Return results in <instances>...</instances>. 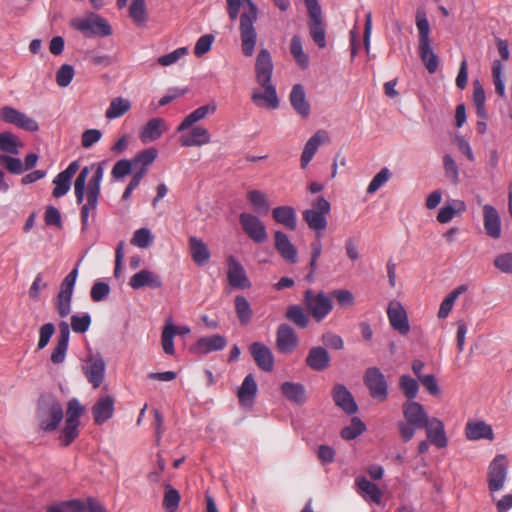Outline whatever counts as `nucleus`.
Here are the masks:
<instances>
[{
	"label": "nucleus",
	"instance_id": "obj_1",
	"mask_svg": "<svg viewBox=\"0 0 512 512\" xmlns=\"http://www.w3.org/2000/svg\"><path fill=\"white\" fill-rule=\"evenodd\" d=\"M90 172L89 167H84L78 174L74 182V193L77 204H82L86 197V203L81 207V224L82 228L86 229L90 215H94L98 206L101 182L104 176V169L102 165H97L93 176L88 181L87 178Z\"/></svg>",
	"mask_w": 512,
	"mask_h": 512
},
{
	"label": "nucleus",
	"instance_id": "obj_2",
	"mask_svg": "<svg viewBox=\"0 0 512 512\" xmlns=\"http://www.w3.org/2000/svg\"><path fill=\"white\" fill-rule=\"evenodd\" d=\"M227 13L231 21L238 18L242 3L247 5V9L240 15V38L242 52L246 57L253 55L256 42L257 32L254 27L258 18V8L253 0H226Z\"/></svg>",
	"mask_w": 512,
	"mask_h": 512
},
{
	"label": "nucleus",
	"instance_id": "obj_3",
	"mask_svg": "<svg viewBox=\"0 0 512 512\" xmlns=\"http://www.w3.org/2000/svg\"><path fill=\"white\" fill-rule=\"evenodd\" d=\"M36 418L43 431H54L63 419V408L52 394H43L37 401Z\"/></svg>",
	"mask_w": 512,
	"mask_h": 512
},
{
	"label": "nucleus",
	"instance_id": "obj_4",
	"mask_svg": "<svg viewBox=\"0 0 512 512\" xmlns=\"http://www.w3.org/2000/svg\"><path fill=\"white\" fill-rule=\"evenodd\" d=\"M84 410V406L76 398L68 401L65 425L59 437L64 446H69L78 437L80 417Z\"/></svg>",
	"mask_w": 512,
	"mask_h": 512
},
{
	"label": "nucleus",
	"instance_id": "obj_5",
	"mask_svg": "<svg viewBox=\"0 0 512 512\" xmlns=\"http://www.w3.org/2000/svg\"><path fill=\"white\" fill-rule=\"evenodd\" d=\"M331 205L323 196H318L312 202V207L303 212V219L308 227L317 232V237L327 227V218Z\"/></svg>",
	"mask_w": 512,
	"mask_h": 512
},
{
	"label": "nucleus",
	"instance_id": "obj_6",
	"mask_svg": "<svg viewBox=\"0 0 512 512\" xmlns=\"http://www.w3.org/2000/svg\"><path fill=\"white\" fill-rule=\"evenodd\" d=\"M80 262L69 272L60 284V290L54 301L55 309L61 318L67 317L71 312L72 295Z\"/></svg>",
	"mask_w": 512,
	"mask_h": 512
},
{
	"label": "nucleus",
	"instance_id": "obj_7",
	"mask_svg": "<svg viewBox=\"0 0 512 512\" xmlns=\"http://www.w3.org/2000/svg\"><path fill=\"white\" fill-rule=\"evenodd\" d=\"M303 304L316 322H321L333 309V302L324 292L315 293L311 289L304 292Z\"/></svg>",
	"mask_w": 512,
	"mask_h": 512
},
{
	"label": "nucleus",
	"instance_id": "obj_8",
	"mask_svg": "<svg viewBox=\"0 0 512 512\" xmlns=\"http://www.w3.org/2000/svg\"><path fill=\"white\" fill-rule=\"evenodd\" d=\"M71 25L74 29L83 33L85 37H105L112 34V29L109 23L95 13H91L85 18L74 19L72 20Z\"/></svg>",
	"mask_w": 512,
	"mask_h": 512
},
{
	"label": "nucleus",
	"instance_id": "obj_9",
	"mask_svg": "<svg viewBox=\"0 0 512 512\" xmlns=\"http://www.w3.org/2000/svg\"><path fill=\"white\" fill-rule=\"evenodd\" d=\"M363 382L373 399L378 402L387 400L389 395L388 382L378 367L367 368L363 376Z\"/></svg>",
	"mask_w": 512,
	"mask_h": 512
},
{
	"label": "nucleus",
	"instance_id": "obj_10",
	"mask_svg": "<svg viewBox=\"0 0 512 512\" xmlns=\"http://www.w3.org/2000/svg\"><path fill=\"white\" fill-rule=\"evenodd\" d=\"M508 463L506 455L499 454L489 464L487 484L491 496L503 489L508 472Z\"/></svg>",
	"mask_w": 512,
	"mask_h": 512
},
{
	"label": "nucleus",
	"instance_id": "obj_11",
	"mask_svg": "<svg viewBox=\"0 0 512 512\" xmlns=\"http://www.w3.org/2000/svg\"><path fill=\"white\" fill-rule=\"evenodd\" d=\"M239 222L244 233L253 242L260 244L267 240L268 234L266 227L258 216L243 212L239 215Z\"/></svg>",
	"mask_w": 512,
	"mask_h": 512
},
{
	"label": "nucleus",
	"instance_id": "obj_12",
	"mask_svg": "<svg viewBox=\"0 0 512 512\" xmlns=\"http://www.w3.org/2000/svg\"><path fill=\"white\" fill-rule=\"evenodd\" d=\"M0 119L25 131L36 132L39 130V125L33 118L11 106H3L0 109Z\"/></svg>",
	"mask_w": 512,
	"mask_h": 512
},
{
	"label": "nucleus",
	"instance_id": "obj_13",
	"mask_svg": "<svg viewBox=\"0 0 512 512\" xmlns=\"http://www.w3.org/2000/svg\"><path fill=\"white\" fill-rule=\"evenodd\" d=\"M0 119L25 131L36 132L39 130V125L33 118L11 106H3L0 109Z\"/></svg>",
	"mask_w": 512,
	"mask_h": 512
},
{
	"label": "nucleus",
	"instance_id": "obj_14",
	"mask_svg": "<svg viewBox=\"0 0 512 512\" xmlns=\"http://www.w3.org/2000/svg\"><path fill=\"white\" fill-rule=\"evenodd\" d=\"M105 368V361L99 353L88 356L82 369L93 388L96 389L102 384L105 376Z\"/></svg>",
	"mask_w": 512,
	"mask_h": 512
},
{
	"label": "nucleus",
	"instance_id": "obj_15",
	"mask_svg": "<svg viewBox=\"0 0 512 512\" xmlns=\"http://www.w3.org/2000/svg\"><path fill=\"white\" fill-rule=\"evenodd\" d=\"M310 20L308 22L309 34L319 48L326 47V32L324 28L321 7L313 6L308 10Z\"/></svg>",
	"mask_w": 512,
	"mask_h": 512
},
{
	"label": "nucleus",
	"instance_id": "obj_16",
	"mask_svg": "<svg viewBox=\"0 0 512 512\" xmlns=\"http://www.w3.org/2000/svg\"><path fill=\"white\" fill-rule=\"evenodd\" d=\"M402 411L405 421L420 429L429 424L430 419L423 405L416 401L405 402L402 406Z\"/></svg>",
	"mask_w": 512,
	"mask_h": 512
},
{
	"label": "nucleus",
	"instance_id": "obj_17",
	"mask_svg": "<svg viewBox=\"0 0 512 512\" xmlns=\"http://www.w3.org/2000/svg\"><path fill=\"white\" fill-rule=\"evenodd\" d=\"M331 395L337 407L342 409L346 414L353 415L358 411V405L353 395L343 384H335Z\"/></svg>",
	"mask_w": 512,
	"mask_h": 512
},
{
	"label": "nucleus",
	"instance_id": "obj_18",
	"mask_svg": "<svg viewBox=\"0 0 512 512\" xmlns=\"http://www.w3.org/2000/svg\"><path fill=\"white\" fill-rule=\"evenodd\" d=\"M387 315L389 318L390 325L396 331L402 335H406L410 331V325L407 317V313L400 302H390Z\"/></svg>",
	"mask_w": 512,
	"mask_h": 512
},
{
	"label": "nucleus",
	"instance_id": "obj_19",
	"mask_svg": "<svg viewBox=\"0 0 512 512\" xmlns=\"http://www.w3.org/2000/svg\"><path fill=\"white\" fill-rule=\"evenodd\" d=\"M80 165L78 161L71 162L68 167L60 172L53 180L55 185L52 195L55 198H60L68 193L71 187V179L78 171Z\"/></svg>",
	"mask_w": 512,
	"mask_h": 512
},
{
	"label": "nucleus",
	"instance_id": "obj_20",
	"mask_svg": "<svg viewBox=\"0 0 512 512\" xmlns=\"http://www.w3.org/2000/svg\"><path fill=\"white\" fill-rule=\"evenodd\" d=\"M228 271L227 277L229 284L233 288L245 289L251 286V283L246 275V272L240 262L235 257L230 256L227 259Z\"/></svg>",
	"mask_w": 512,
	"mask_h": 512
},
{
	"label": "nucleus",
	"instance_id": "obj_21",
	"mask_svg": "<svg viewBox=\"0 0 512 512\" xmlns=\"http://www.w3.org/2000/svg\"><path fill=\"white\" fill-rule=\"evenodd\" d=\"M255 71L259 85H266L271 83L273 63L270 52L267 49H261L259 51L255 63Z\"/></svg>",
	"mask_w": 512,
	"mask_h": 512
},
{
	"label": "nucleus",
	"instance_id": "obj_22",
	"mask_svg": "<svg viewBox=\"0 0 512 512\" xmlns=\"http://www.w3.org/2000/svg\"><path fill=\"white\" fill-rule=\"evenodd\" d=\"M129 285L135 290L144 287H148L151 289H159L162 287L163 281L159 274L151 270L143 269L135 273L130 278Z\"/></svg>",
	"mask_w": 512,
	"mask_h": 512
},
{
	"label": "nucleus",
	"instance_id": "obj_23",
	"mask_svg": "<svg viewBox=\"0 0 512 512\" xmlns=\"http://www.w3.org/2000/svg\"><path fill=\"white\" fill-rule=\"evenodd\" d=\"M58 327L59 334L57 337V343L50 357L51 362L54 364H61L64 362L70 337V326L66 321H61Z\"/></svg>",
	"mask_w": 512,
	"mask_h": 512
},
{
	"label": "nucleus",
	"instance_id": "obj_24",
	"mask_svg": "<svg viewBox=\"0 0 512 512\" xmlns=\"http://www.w3.org/2000/svg\"><path fill=\"white\" fill-rule=\"evenodd\" d=\"M298 345L294 329L288 324H280L276 332V346L281 353H291Z\"/></svg>",
	"mask_w": 512,
	"mask_h": 512
},
{
	"label": "nucleus",
	"instance_id": "obj_25",
	"mask_svg": "<svg viewBox=\"0 0 512 512\" xmlns=\"http://www.w3.org/2000/svg\"><path fill=\"white\" fill-rule=\"evenodd\" d=\"M250 353L257 366L265 371L271 372L274 367L272 351L261 342H254L249 347Z\"/></svg>",
	"mask_w": 512,
	"mask_h": 512
},
{
	"label": "nucleus",
	"instance_id": "obj_26",
	"mask_svg": "<svg viewBox=\"0 0 512 512\" xmlns=\"http://www.w3.org/2000/svg\"><path fill=\"white\" fill-rule=\"evenodd\" d=\"M331 357L327 349L316 346L309 349L305 359L306 365L313 371H324L330 366Z\"/></svg>",
	"mask_w": 512,
	"mask_h": 512
},
{
	"label": "nucleus",
	"instance_id": "obj_27",
	"mask_svg": "<svg viewBox=\"0 0 512 512\" xmlns=\"http://www.w3.org/2000/svg\"><path fill=\"white\" fill-rule=\"evenodd\" d=\"M114 413V398L110 395L100 397L92 407L95 424L102 425L108 421Z\"/></svg>",
	"mask_w": 512,
	"mask_h": 512
},
{
	"label": "nucleus",
	"instance_id": "obj_28",
	"mask_svg": "<svg viewBox=\"0 0 512 512\" xmlns=\"http://www.w3.org/2000/svg\"><path fill=\"white\" fill-rule=\"evenodd\" d=\"M289 101L298 115L306 119L310 115V103L306 99L304 87L301 84H295L289 95Z\"/></svg>",
	"mask_w": 512,
	"mask_h": 512
},
{
	"label": "nucleus",
	"instance_id": "obj_29",
	"mask_svg": "<svg viewBox=\"0 0 512 512\" xmlns=\"http://www.w3.org/2000/svg\"><path fill=\"white\" fill-rule=\"evenodd\" d=\"M167 130V125L162 118L150 119L141 129L139 138L143 143H149L159 139Z\"/></svg>",
	"mask_w": 512,
	"mask_h": 512
},
{
	"label": "nucleus",
	"instance_id": "obj_30",
	"mask_svg": "<svg viewBox=\"0 0 512 512\" xmlns=\"http://www.w3.org/2000/svg\"><path fill=\"white\" fill-rule=\"evenodd\" d=\"M190 255L195 264L203 266L210 260L211 253L207 244L200 238L190 236L188 239Z\"/></svg>",
	"mask_w": 512,
	"mask_h": 512
},
{
	"label": "nucleus",
	"instance_id": "obj_31",
	"mask_svg": "<svg viewBox=\"0 0 512 512\" xmlns=\"http://www.w3.org/2000/svg\"><path fill=\"white\" fill-rule=\"evenodd\" d=\"M227 340L224 336L215 334L212 336L201 337L195 343L193 349L197 353L208 354L213 351H219L225 348Z\"/></svg>",
	"mask_w": 512,
	"mask_h": 512
},
{
	"label": "nucleus",
	"instance_id": "obj_32",
	"mask_svg": "<svg viewBox=\"0 0 512 512\" xmlns=\"http://www.w3.org/2000/svg\"><path fill=\"white\" fill-rule=\"evenodd\" d=\"M275 248L278 253L288 262H297V250L291 243L288 236L282 231H276L274 233Z\"/></svg>",
	"mask_w": 512,
	"mask_h": 512
},
{
	"label": "nucleus",
	"instance_id": "obj_33",
	"mask_svg": "<svg viewBox=\"0 0 512 512\" xmlns=\"http://www.w3.org/2000/svg\"><path fill=\"white\" fill-rule=\"evenodd\" d=\"M264 92L255 91L252 94V101L257 106H265L267 108L276 109L279 106V99L277 96L276 88L272 83L261 85Z\"/></svg>",
	"mask_w": 512,
	"mask_h": 512
},
{
	"label": "nucleus",
	"instance_id": "obj_34",
	"mask_svg": "<svg viewBox=\"0 0 512 512\" xmlns=\"http://www.w3.org/2000/svg\"><path fill=\"white\" fill-rule=\"evenodd\" d=\"M423 429L426 430L427 438L431 444L438 448H444L448 444L447 437L445 435L444 424L437 418H432Z\"/></svg>",
	"mask_w": 512,
	"mask_h": 512
},
{
	"label": "nucleus",
	"instance_id": "obj_35",
	"mask_svg": "<svg viewBox=\"0 0 512 512\" xmlns=\"http://www.w3.org/2000/svg\"><path fill=\"white\" fill-rule=\"evenodd\" d=\"M327 137L326 131L319 130L317 131L309 140L306 142L302 155H301V168H306L310 161L313 159L315 153L317 152L320 144L324 142Z\"/></svg>",
	"mask_w": 512,
	"mask_h": 512
},
{
	"label": "nucleus",
	"instance_id": "obj_36",
	"mask_svg": "<svg viewBox=\"0 0 512 512\" xmlns=\"http://www.w3.org/2000/svg\"><path fill=\"white\" fill-rule=\"evenodd\" d=\"M257 393V383L252 374H248L238 388L237 397L244 407H250Z\"/></svg>",
	"mask_w": 512,
	"mask_h": 512
},
{
	"label": "nucleus",
	"instance_id": "obj_37",
	"mask_svg": "<svg viewBox=\"0 0 512 512\" xmlns=\"http://www.w3.org/2000/svg\"><path fill=\"white\" fill-rule=\"evenodd\" d=\"M356 485L359 493L364 499L370 500L377 505L381 504L382 492L375 483L369 481L365 477H358L356 479Z\"/></svg>",
	"mask_w": 512,
	"mask_h": 512
},
{
	"label": "nucleus",
	"instance_id": "obj_38",
	"mask_svg": "<svg viewBox=\"0 0 512 512\" xmlns=\"http://www.w3.org/2000/svg\"><path fill=\"white\" fill-rule=\"evenodd\" d=\"M273 219L290 230H295L297 226L296 211L292 206H278L272 211Z\"/></svg>",
	"mask_w": 512,
	"mask_h": 512
},
{
	"label": "nucleus",
	"instance_id": "obj_39",
	"mask_svg": "<svg viewBox=\"0 0 512 512\" xmlns=\"http://www.w3.org/2000/svg\"><path fill=\"white\" fill-rule=\"evenodd\" d=\"M484 227L487 235L499 238L501 235V222L498 212L489 205L484 206Z\"/></svg>",
	"mask_w": 512,
	"mask_h": 512
},
{
	"label": "nucleus",
	"instance_id": "obj_40",
	"mask_svg": "<svg viewBox=\"0 0 512 512\" xmlns=\"http://www.w3.org/2000/svg\"><path fill=\"white\" fill-rule=\"evenodd\" d=\"M281 392L287 400L296 404H303L306 400L305 387L300 383L284 382L281 385Z\"/></svg>",
	"mask_w": 512,
	"mask_h": 512
},
{
	"label": "nucleus",
	"instance_id": "obj_41",
	"mask_svg": "<svg viewBox=\"0 0 512 512\" xmlns=\"http://www.w3.org/2000/svg\"><path fill=\"white\" fill-rule=\"evenodd\" d=\"M210 142L208 130L202 126L192 128L189 136H182L181 144L185 147L202 146Z\"/></svg>",
	"mask_w": 512,
	"mask_h": 512
},
{
	"label": "nucleus",
	"instance_id": "obj_42",
	"mask_svg": "<svg viewBox=\"0 0 512 512\" xmlns=\"http://www.w3.org/2000/svg\"><path fill=\"white\" fill-rule=\"evenodd\" d=\"M285 317L300 329L307 328L310 322L309 315L297 304L287 307Z\"/></svg>",
	"mask_w": 512,
	"mask_h": 512
},
{
	"label": "nucleus",
	"instance_id": "obj_43",
	"mask_svg": "<svg viewBox=\"0 0 512 512\" xmlns=\"http://www.w3.org/2000/svg\"><path fill=\"white\" fill-rule=\"evenodd\" d=\"M130 100L123 97H116L111 100L108 109L105 112V117L109 120L119 118L131 109Z\"/></svg>",
	"mask_w": 512,
	"mask_h": 512
},
{
	"label": "nucleus",
	"instance_id": "obj_44",
	"mask_svg": "<svg viewBox=\"0 0 512 512\" xmlns=\"http://www.w3.org/2000/svg\"><path fill=\"white\" fill-rule=\"evenodd\" d=\"M419 54L429 73H434L438 68V57L433 52L430 41L419 43Z\"/></svg>",
	"mask_w": 512,
	"mask_h": 512
},
{
	"label": "nucleus",
	"instance_id": "obj_45",
	"mask_svg": "<svg viewBox=\"0 0 512 512\" xmlns=\"http://www.w3.org/2000/svg\"><path fill=\"white\" fill-rule=\"evenodd\" d=\"M216 110L215 106L210 105H204L197 109H195L193 112H191L189 115H187L184 120L181 122V124L178 126V131H184L188 129L190 126H192L194 123L204 119L209 112H214Z\"/></svg>",
	"mask_w": 512,
	"mask_h": 512
},
{
	"label": "nucleus",
	"instance_id": "obj_46",
	"mask_svg": "<svg viewBox=\"0 0 512 512\" xmlns=\"http://www.w3.org/2000/svg\"><path fill=\"white\" fill-rule=\"evenodd\" d=\"M290 52L301 69H306L309 66V57L303 50L302 40L299 35H294L292 37Z\"/></svg>",
	"mask_w": 512,
	"mask_h": 512
},
{
	"label": "nucleus",
	"instance_id": "obj_47",
	"mask_svg": "<svg viewBox=\"0 0 512 512\" xmlns=\"http://www.w3.org/2000/svg\"><path fill=\"white\" fill-rule=\"evenodd\" d=\"M247 199L258 214H267L270 210V204L267 196L260 190H250L247 193Z\"/></svg>",
	"mask_w": 512,
	"mask_h": 512
},
{
	"label": "nucleus",
	"instance_id": "obj_48",
	"mask_svg": "<svg viewBox=\"0 0 512 512\" xmlns=\"http://www.w3.org/2000/svg\"><path fill=\"white\" fill-rule=\"evenodd\" d=\"M158 151L154 147L144 149L137 153L131 160L134 165V169H146L147 166L152 164L157 158Z\"/></svg>",
	"mask_w": 512,
	"mask_h": 512
},
{
	"label": "nucleus",
	"instance_id": "obj_49",
	"mask_svg": "<svg viewBox=\"0 0 512 512\" xmlns=\"http://www.w3.org/2000/svg\"><path fill=\"white\" fill-rule=\"evenodd\" d=\"M467 289V287L465 285H460L458 286L457 288H455L454 290H452L445 298L444 300L442 301L441 305H440V308H439V311H438V317L440 319H444L446 318L450 311L452 310L453 308V305L456 301V299L463 293L465 292Z\"/></svg>",
	"mask_w": 512,
	"mask_h": 512
},
{
	"label": "nucleus",
	"instance_id": "obj_50",
	"mask_svg": "<svg viewBox=\"0 0 512 512\" xmlns=\"http://www.w3.org/2000/svg\"><path fill=\"white\" fill-rule=\"evenodd\" d=\"M21 146L22 143L13 133L8 131L0 133V151L17 155Z\"/></svg>",
	"mask_w": 512,
	"mask_h": 512
},
{
	"label": "nucleus",
	"instance_id": "obj_51",
	"mask_svg": "<svg viewBox=\"0 0 512 512\" xmlns=\"http://www.w3.org/2000/svg\"><path fill=\"white\" fill-rule=\"evenodd\" d=\"M235 311L236 315L242 325H247L252 318V309L248 302V300L242 296L238 295L235 297Z\"/></svg>",
	"mask_w": 512,
	"mask_h": 512
},
{
	"label": "nucleus",
	"instance_id": "obj_52",
	"mask_svg": "<svg viewBox=\"0 0 512 512\" xmlns=\"http://www.w3.org/2000/svg\"><path fill=\"white\" fill-rule=\"evenodd\" d=\"M129 16L137 26L145 24L147 21L145 0H132L129 7Z\"/></svg>",
	"mask_w": 512,
	"mask_h": 512
},
{
	"label": "nucleus",
	"instance_id": "obj_53",
	"mask_svg": "<svg viewBox=\"0 0 512 512\" xmlns=\"http://www.w3.org/2000/svg\"><path fill=\"white\" fill-rule=\"evenodd\" d=\"M177 332V327L173 323L166 322L162 331L161 342L164 352L168 355H173L175 352L173 339Z\"/></svg>",
	"mask_w": 512,
	"mask_h": 512
},
{
	"label": "nucleus",
	"instance_id": "obj_54",
	"mask_svg": "<svg viewBox=\"0 0 512 512\" xmlns=\"http://www.w3.org/2000/svg\"><path fill=\"white\" fill-rule=\"evenodd\" d=\"M164 487L163 507L167 512H176L181 499L180 493L170 484H165Z\"/></svg>",
	"mask_w": 512,
	"mask_h": 512
},
{
	"label": "nucleus",
	"instance_id": "obj_55",
	"mask_svg": "<svg viewBox=\"0 0 512 512\" xmlns=\"http://www.w3.org/2000/svg\"><path fill=\"white\" fill-rule=\"evenodd\" d=\"M365 429V424L358 417H354L351 424L341 430V437L345 440H353L361 435Z\"/></svg>",
	"mask_w": 512,
	"mask_h": 512
},
{
	"label": "nucleus",
	"instance_id": "obj_56",
	"mask_svg": "<svg viewBox=\"0 0 512 512\" xmlns=\"http://www.w3.org/2000/svg\"><path fill=\"white\" fill-rule=\"evenodd\" d=\"M399 387L409 400H412L417 396L419 389L418 382L410 376L402 375L399 378Z\"/></svg>",
	"mask_w": 512,
	"mask_h": 512
},
{
	"label": "nucleus",
	"instance_id": "obj_57",
	"mask_svg": "<svg viewBox=\"0 0 512 512\" xmlns=\"http://www.w3.org/2000/svg\"><path fill=\"white\" fill-rule=\"evenodd\" d=\"M71 329L75 333H85L92 322L91 316L88 313L82 315H72L70 318Z\"/></svg>",
	"mask_w": 512,
	"mask_h": 512
},
{
	"label": "nucleus",
	"instance_id": "obj_58",
	"mask_svg": "<svg viewBox=\"0 0 512 512\" xmlns=\"http://www.w3.org/2000/svg\"><path fill=\"white\" fill-rule=\"evenodd\" d=\"M391 177V172L388 168H382L371 180L367 187V193L373 194L380 189Z\"/></svg>",
	"mask_w": 512,
	"mask_h": 512
},
{
	"label": "nucleus",
	"instance_id": "obj_59",
	"mask_svg": "<svg viewBox=\"0 0 512 512\" xmlns=\"http://www.w3.org/2000/svg\"><path fill=\"white\" fill-rule=\"evenodd\" d=\"M416 25L419 31V43L430 41V26L423 11L418 10L416 14Z\"/></svg>",
	"mask_w": 512,
	"mask_h": 512
},
{
	"label": "nucleus",
	"instance_id": "obj_60",
	"mask_svg": "<svg viewBox=\"0 0 512 512\" xmlns=\"http://www.w3.org/2000/svg\"><path fill=\"white\" fill-rule=\"evenodd\" d=\"M0 164L3 165L12 174L19 175L24 172L22 161L19 158L1 154Z\"/></svg>",
	"mask_w": 512,
	"mask_h": 512
},
{
	"label": "nucleus",
	"instance_id": "obj_61",
	"mask_svg": "<svg viewBox=\"0 0 512 512\" xmlns=\"http://www.w3.org/2000/svg\"><path fill=\"white\" fill-rule=\"evenodd\" d=\"M492 75L495 85V91L500 97H505V85L502 80V65L498 60L493 61Z\"/></svg>",
	"mask_w": 512,
	"mask_h": 512
},
{
	"label": "nucleus",
	"instance_id": "obj_62",
	"mask_svg": "<svg viewBox=\"0 0 512 512\" xmlns=\"http://www.w3.org/2000/svg\"><path fill=\"white\" fill-rule=\"evenodd\" d=\"M152 242V235L149 229L140 228L134 232L131 244L139 248H147Z\"/></svg>",
	"mask_w": 512,
	"mask_h": 512
},
{
	"label": "nucleus",
	"instance_id": "obj_63",
	"mask_svg": "<svg viewBox=\"0 0 512 512\" xmlns=\"http://www.w3.org/2000/svg\"><path fill=\"white\" fill-rule=\"evenodd\" d=\"M134 168L132 160L121 159L115 163L112 168L111 175L114 179H121L130 174Z\"/></svg>",
	"mask_w": 512,
	"mask_h": 512
},
{
	"label": "nucleus",
	"instance_id": "obj_64",
	"mask_svg": "<svg viewBox=\"0 0 512 512\" xmlns=\"http://www.w3.org/2000/svg\"><path fill=\"white\" fill-rule=\"evenodd\" d=\"M74 76V69L71 65L63 64L56 73V83L60 87H67Z\"/></svg>",
	"mask_w": 512,
	"mask_h": 512
}]
</instances>
